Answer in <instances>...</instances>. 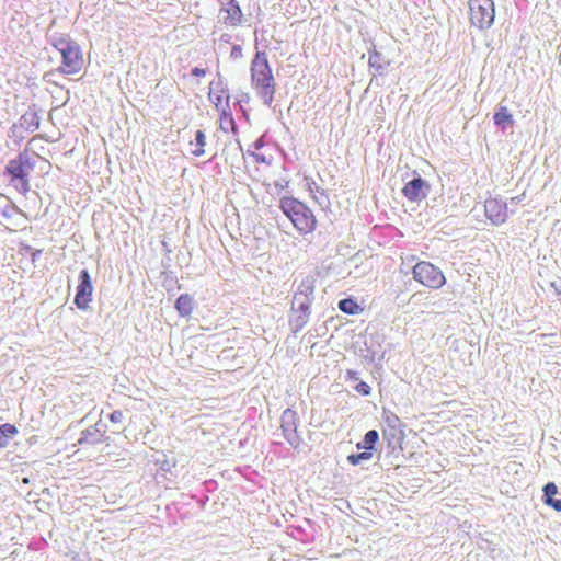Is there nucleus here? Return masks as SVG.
Listing matches in <instances>:
<instances>
[{
    "mask_svg": "<svg viewBox=\"0 0 561 561\" xmlns=\"http://www.w3.org/2000/svg\"><path fill=\"white\" fill-rule=\"evenodd\" d=\"M251 84L264 105L271 106L275 94V79L265 51H256L251 61Z\"/></svg>",
    "mask_w": 561,
    "mask_h": 561,
    "instance_id": "obj_1",
    "label": "nucleus"
},
{
    "mask_svg": "<svg viewBox=\"0 0 561 561\" xmlns=\"http://www.w3.org/2000/svg\"><path fill=\"white\" fill-rule=\"evenodd\" d=\"M279 208L300 234L305 236L316 230V216L301 201L293 196H284L279 199Z\"/></svg>",
    "mask_w": 561,
    "mask_h": 561,
    "instance_id": "obj_2",
    "label": "nucleus"
},
{
    "mask_svg": "<svg viewBox=\"0 0 561 561\" xmlns=\"http://www.w3.org/2000/svg\"><path fill=\"white\" fill-rule=\"evenodd\" d=\"M34 157L24 150L11 159L3 170V175L10 178V184L22 195L30 192V175L35 169Z\"/></svg>",
    "mask_w": 561,
    "mask_h": 561,
    "instance_id": "obj_3",
    "label": "nucleus"
},
{
    "mask_svg": "<svg viewBox=\"0 0 561 561\" xmlns=\"http://www.w3.org/2000/svg\"><path fill=\"white\" fill-rule=\"evenodd\" d=\"M49 41L61 55V66L58 68V71L64 75L78 73L83 65L79 44L66 34H54L49 37Z\"/></svg>",
    "mask_w": 561,
    "mask_h": 561,
    "instance_id": "obj_4",
    "label": "nucleus"
},
{
    "mask_svg": "<svg viewBox=\"0 0 561 561\" xmlns=\"http://www.w3.org/2000/svg\"><path fill=\"white\" fill-rule=\"evenodd\" d=\"M470 22L480 31L489 30L495 19L493 0H468Z\"/></svg>",
    "mask_w": 561,
    "mask_h": 561,
    "instance_id": "obj_5",
    "label": "nucleus"
},
{
    "mask_svg": "<svg viewBox=\"0 0 561 561\" xmlns=\"http://www.w3.org/2000/svg\"><path fill=\"white\" fill-rule=\"evenodd\" d=\"M412 274L416 282L432 289H438L446 283L440 268L427 261L417 262L413 266Z\"/></svg>",
    "mask_w": 561,
    "mask_h": 561,
    "instance_id": "obj_6",
    "label": "nucleus"
},
{
    "mask_svg": "<svg viewBox=\"0 0 561 561\" xmlns=\"http://www.w3.org/2000/svg\"><path fill=\"white\" fill-rule=\"evenodd\" d=\"M299 425L300 419L295 410L287 408L283 411L280 416L282 435L294 449H298L302 443V437L298 433Z\"/></svg>",
    "mask_w": 561,
    "mask_h": 561,
    "instance_id": "obj_7",
    "label": "nucleus"
},
{
    "mask_svg": "<svg viewBox=\"0 0 561 561\" xmlns=\"http://www.w3.org/2000/svg\"><path fill=\"white\" fill-rule=\"evenodd\" d=\"M93 285L89 271L83 268L78 275V285L76 288V295L73 304L80 310H87L90 302L92 301Z\"/></svg>",
    "mask_w": 561,
    "mask_h": 561,
    "instance_id": "obj_8",
    "label": "nucleus"
},
{
    "mask_svg": "<svg viewBox=\"0 0 561 561\" xmlns=\"http://www.w3.org/2000/svg\"><path fill=\"white\" fill-rule=\"evenodd\" d=\"M430 191L431 184L417 173H415L414 176L408 181L401 190L402 195L409 202L422 201L428 195Z\"/></svg>",
    "mask_w": 561,
    "mask_h": 561,
    "instance_id": "obj_9",
    "label": "nucleus"
},
{
    "mask_svg": "<svg viewBox=\"0 0 561 561\" xmlns=\"http://www.w3.org/2000/svg\"><path fill=\"white\" fill-rule=\"evenodd\" d=\"M484 215L493 226L503 225L508 218L507 203L499 197H490L484 202Z\"/></svg>",
    "mask_w": 561,
    "mask_h": 561,
    "instance_id": "obj_10",
    "label": "nucleus"
},
{
    "mask_svg": "<svg viewBox=\"0 0 561 561\" xmlns=\"http://www.w3.org/2000/svg\"><path fill=\"white\" fill-rule=\"evenodd\" d=\"M107 425L102 420H99L93 425L87 427L81 432V435L77 442L79 446H96L110 437L106 436Z\"/></svg>",
    "mask_w": 561,
    "mask_h": 561,
    "instance_id": "obj_11",
    "label": "nucleus"
},
{
    "mask_svg": "<svg viewBox=\"0 0 561 561\" xmlns=\"http://www.w3.org/2000/svg\"><path fill=\"white\" fill-rule=\"evenodd\" d=\"M382 336L378 333H368L365 337L364 345L366 354H364V358L374 362L377 357L382 358Z\"/></svg>",
    "mask_w": 561,
    "mask_h": 561,
    "instance_id": "obj_12",
    "label": "nucleus"
},
{
    "mask_svg": "<svg viewBox=\"0 0 561 561\" xmlns=\"http://www.w3.org/2000/svg\"><path fill=\"white\" fill-rule=\"evenodd\" d=\"M382 438L387 442V455L398 456L402 451V440L404 438L403 428L397 431H390V428H383Z\"/></svg>",
    "mask_w": 561,
    "mask_h": 561,
    "instance_id": "obj_13",
    "label": "nucleus"
},
{
    "mask_svg": "<svg viewBox=\"0 0 561 561\" xmlns=\"http://www.w3.org/2000/svg\"><path fill=\"white\" fill-rule=\"evenodd\" d=\"M220 13H226L224 22L231 26H237L242 23L243 13L237 0H228L220 9Z\"/></svg>",
    "mask_w": 561,
    "mask_h": 561,
    "instance_id": "obj_14",
    "label": "nucleus"
},
{
    "mask_svg": "<svg viewBox=\"0 0 561 561\" xmlns=\"http://www.w3.org/2000/svg\"><path fill=\"white\" fill-rule=\"evenodd\" d=\"M18 122L23 130L27 133H34L37 130L41 124L37 106L35 104L28 106L27 111L19 118Z\"/></svg>",
    "mask_w": 561,
    "mask_h": 561,
    "instance_id": "obj_15",
    "label": "nucleus"
},
{
    "mask_svg": "<svg viewBox=\"0 0 561 561\" xmlns=\"http://www.w3.org/2000/svg\"><path fill=\"white\" fill-rule=\"evenodd\" d=\"M493 123L499 129L505 131L513 127L515 121L505 105H499L493 114Z\"/></svg>",
    "mask_w": 561,
    "mask_h": 561,
    "instance_id": "obj_16",
    "label": "nucleus"
},
{
    "mask_svg": "<svg viewBox=\"0 0 561 561\" xmlns=\"http://www.w3.org/2000/svg\"><path fill=\"white\" fill-rule=\"evenodd\" d=\"M558 486L554 482H548L542 488L543 503L557 512H561V499H556L558 494Z\"/></svg>",
    "mask_w": 561,
    "mask_h": 561,
    "instance_id": "obj_17",
    "label": "nucleus"
},
{
    "mask_svg": "<svg viewBox=\"0 0 561 561\" xmlns=\"http://www.w3.org/2000/svg\"><path fill=\"white\" fill-rule=\"evenodd\" d=\"M174 308L181 318L190 317L194 308L193 297L190 294H181L175 300Z\"/></svg>",
    "mask_w": 561,
    "mask_h": 561,
    "instance_id": "obj_18",
    "label": "nucleus"
},
{
    "mask_svg": "<svg viewBox=\"0 0 561 561\" xmlns=\"http://www.w3.org/2000/svg\"><path fill=\"white\" fill-rule=\"evenodd\" d=\"M295 300L299 299H310L313 301L314 299V280L310 277H306L299 284L297 290L294 294Z\"/></svg>",
    "mask_w": 561,
    "mask_h": 561,
    "instance_id": "obj_19",
    "label": "nucleus"
},
{
    "mask_svg": "<svg viewBox=\"0 0 561 561\" xmlns=\"http://www.w3.org/2000/svg\"><path fill=\"white\" fill-rule=\"evenodd\" d=\"M368 65L370 68L375 69L378 75H383L386 69L389 67L390 61L385 58V56L373 49L369 51Z\"/></svg>",
    "mask_w": 561,
    "mask_h": 561,
    "instance_id": "obj_20",
    "label": "nucleus"
},
{
    "mask_svg": "<svg viewBox=\"0 0 561 561\" xmlns=\"http://www.w3.org/2000/svg\"><path fill=\"white\" fill-rule=\"evenodd\" d=\"M220 128L226 133L230 129L234 135L238 134V125L232 116L230 104H226V107L221 108Z\"/></svg>",
    "mask_w": 561,
    "mask_h": 561,
    "instance_id": "obj_21",
    "label": "nucleus"
},
{
    "mask_svg": "<svg viewBox=\"0 0 561 561\" xmlns=\"http://www.w3.org/2000/svg\"><path fill=\"white\" fill-rule=\"evenodd\" d=\"M379 442V433L376 430H369L365 433L363 439L356 444L358 450H367L373 453Z\"/></svg>",
    "mask_w": 561,
    "mask_h": 561,
    "instance_id": "obj_22",
    "label": "nucleus"
},
{
    "mask_svg": "<svg viewBox=\"0 0 561 561\" xmlns=\"http://www.w3.org/2000/svg\"><path fill=\"white\" fill-rule=\"evenodd\" d=\"M209 92L225 94L226 104H230L228 84L220 72H217L216 78L209 83Z\"/></svg>",
    "mask_w": 561,
    "mask_h": 561,
    "instance_id": "obj_23",
    "label": "nucleus"
},
{
    "mask_svg": "<svg viewBox=\"0 0 561 561\" xmlns=\"http://www.w3.org/2000/svg\"><path fill=\"white\" fill-rule=\"evenodd\" d=\"M339 309L346 314H357L363 311V308L358 305L357 300L353 297L343 298L337 304Z\"/></svg>",
    "mask_w": 561,
    "mask_h": 561,
    "instance_id": "obj_24",
    "label": "nucleus"
},
{
    "mask_svg": "<svg viewBox=\"0 0 561 561\" xmlns=\"http://www.w3.org/2000/svg\"><path fill=\"white\" fill-rule=\"evenodd\" d=\"M18 434L15 425L5 423L0 425V448L9 445L10 440Z\"/></svg>",
    "mask_w": 561,
    "mask_h": 561,
    "instance_id": "obj_25",
    "label": "nucleus"
},
{
    "mask_svg": "<svg viewBox=\"0 0 561 561\" xmlns=\"http://www.w3.org/2000/svg\"><path fill=\"white\" fill-rule=\"evenodd\" d=\"M310 316L304 313H293L289 319L290 331L294 334L299 333L308 323Z\"/></svg>",
    "mask_w": 561,
    "mask_h": 561,
    "instance_id": "obj_26",
    "label": "nucleus"
},
{
    "mask_svg": "<svg viewBox=\"0 0 561 561\" xmlns=\"http://www.w3.org/2000/svg\"><path fill=\"white\" fill-rule=\"evenodd\" d=\"M311 304L310 299H299L295 300L293 299L290 311L291 313H304V314H311Z\"/></svg>",
    "mask_w": 561,
    "mask_h": 561,
    "instance_id": "obj_27",
    "label": "nucleus"
},
{
    "mask_svg": "<svg viewBox=\"0 0 561 561\" xmlns=\"http://www.w3.org/2000/svg\"><path fill=\"white\" fill-rule=\"evenodd\" d=\"M383 422L386 424V428H390V431H397L398 428L403 427V423L400 417L391 411H383Z\"/></svg>",
    "mask_w": 561,
    "mask_h": 561,
    "instance_id": "obj_28",
    "label": "nucleus"
},
{
    "mask_svg": "<svg viewBox=\"0 0 561 561\" xmlns=\"http://www.w3.org/2000/svg\"><path fill=\"white\" fill-rule=\"evenodd\" d=\"M196 149L192 151L193 156L202 157L205 153L204 147L206 145V135L203 130L198 129L195 133Z\"/></svg>",
    "mask_w": 561,
    "mask_h": 561,
    "instance_id": "obj_29",
    "label": "nucleus"
},
{
    "mask_svg": "<svg viewBox=\"0 0 561 561\" xmlns=\"http://www.w3.org/2000/svg\"><path fill=\"white\" fill-rule=\"evenodd\" d=\"M373 457V453L370 451H367V450H363L360 453H356V454H350L347 456V461L352 465V466H358L360 465L363 461H367V460H370Z\"/></svg>",
    "mask_w": 561,
    "mask_h": 561,
    "instance_id": "obj_30",
    "label": "nucleus"
},
{
    "mask_svg": "<svg viewBox=\"0 0 561 561\" xmlns=\"http://www.w3.org/2000/svg\"><path fill=\"white\" fill-rule=\"evenodd\" d=\"M287 534L295 538L296 540H299L301 542H306L308 540L307 538V531L301 526H288Z\"/></svg>",
    "mask_w": 561,
    "mask_h": 561,
    "instance_id": "obj_31",
    "label": "nucleus"
},
{
    "mask_svg": "<svg viewBox=\"0 0 561 561\" xmlns=\"http://www.w3.org/2000/svg\"><path fill=\"white\" fill-rule=\"evenodd\" d=\"M234 99V105H239L240 111L244 114L247 118H249V115L244 110L243 104H248L250 102V94L248 92L240 91L236 94Z\"/></svg>",
    "mask_w": 561,
    "mask_h": 561,
    "instance_id": "obj_32",
    "label": "nucleus"
},
{
    "mask_svg": "<svg viewBox=\"0 0 561 561\" xmlns=\"http://www.w3.org/2000/svg\"><path fill=\"white\" fill-rule=\"evenodd\" d=\"M209 101L215 105L217 111L221 112L222 107H226V104H222V100L225 98V94L221 93H208Z\"/></svg>",
    "mask_w": 561,
    "mask_h": 561,
    "instance_id": "obj_33",
    "label": "nucleus"
},
{
    "mask_svg": "<svg viewBox=\"0 0 561 561\" xmlns=\"http://www.w3.org/2000/svg\"><path fill=\"white\" fill-rule=\"evenodd\" d=\"M354 390L363 397H368L371 393V387L360 380L354 386Z\"/></svg>",
    "mask_w": 561,
    "mask_h": 561,
    "instance_id": "obj_34",
    "label": "nucleus"
},
{
    "mask_svg": "<svg viewBox=\"0 0 561 561\" xmlns=\"http://www.w3.org/2000/svg\"><path fill=\"white\" fill-rule=\"evenodd\" d=\"M202 486H203V490H204L205 494H207V493L215 492L218 489V483H217L216 480L209 479V480H205L202 483Z\"/></svg>",
    "mask_w": 561,
    "mask_h": 561,
    "instance_id": "obj_35",
    "label": "nucleus"
},
{
    "mask_svg": "<svg viewBox=\"0 0 561 561\" xmlns=\"http://www.w3.org/2000/svg\"><path fill=\"white\" fill-rule=\"evenodd\" d=\"M247 152L254 158L255 162L262 164H271V160H268L265 154L251 151L250 149Z\"/></svg>",
    "mask_w": 561,
    "mask_h": 561,
    "instance_id": "obj_36",
    "label": "nucleus"
},
{
    "mask_svg": "<svg viewBox=\"0 0 561 561\" xmlns=\"http://www.w3.org/2000/svg\"><path fill=\"white\" fill-rule=\"evenodd\" d=\"M316 192H317L319 195L323 196V198L325 199V201H323V199H318V197H317V196H314V199L317 201V203H318L320 206H328V205H330L329 196H328V194L325 193V191H324L322 187L317 186V187H316Z\"/></svg>",
    "mask_w": 561,
    "mask_h": 561,
    "instance_id": "obj_37",
    "label": "nucleus"
},
{
    "mask_svg": "<svg viewBox=\"0 0 561 561\" xmlns=\"http://www.w3.org/2000/svg\"><path fill=\"white\" fill-rule=\"evenodd\" d=\"M108 419L112 423L121 424L124 420V413L121 410H115L108 415Z\"/></svg>",
    "mask_w": 561,
    "mask_h": 561,
    "instance_id": "obj_38",
    "label": "nucleus"
},
{
    "mask_svg": "<svg viewBox=\"0 0 561 561\" xmlns=\"http://www.w3.org/2000/svg\"><path fill=\"white\" fill-rule=\"evenodd\" d=\"M243 56L241 45H233L230 51V58L233 60L240 59Z\"/></svg>",
    "mask_w": 561,
    "mask_h": 561,
    "instance_id": "obj_39",
    "label": "nucleus"
},
{
    "mask_svg": "<svg viewBox=\"0 0 561 561\" xmlns=\"http://www.w3.org/2000/svg\"><path fill=\"white\" fill-rule=\"evenodd\" d=\"M191 497L197 502L201 510H204L207 502L209 501V496L207 494H204L202 497H198L197 495L193 494L191 495Z\"/></svg>",
    "mask_w": 561,
    "mask_h": 561,
    "instance_id": "obj_40",
    "label": "nucleus"
},
{
    "mask_svg": "<svg viewBox=\"0 0 561 561\" xmlns=\"http://www.w3.org/2000/svg\"><path fill=\"white\" fill-rule=\"evenodd\" d=\"M346 381H359V373L357 370L347 369L345 373Z\"/></svg>",
    "mask_w": 561,
    "mask_h": 561,
    "instance_id": "obj_41",
    "label": "nucleus"
},
{
    "mask_svg": "<svg viewBox=\"0 0 561 561\" xmlns=\"http://www.w3.org/2000/svg\"><path fill=\"white\" fill-rule=\"evenodd\" d=\"M25 251L31 252V259L35 262L42 254V250H34L31 245H25Z\"/></svg>",
    "mask_w": 561,
    "mask_h": 561,
    "instance_id": "obj_42",
    "label": "nucleus"
},
{
    "mask_svg": "<svg viewBox=\"0 0 561 561\" xmlns=\"http://www.w3.org/2000/svg\"><path fill=\"white\" fill-rule=\"evenodd\" d=\"M266 145V141H265V134L260 136L254 142H253V148L255 150H261L264 146Z\"/></svg>",
    "mask_w": 561,
    "mask_h": 561,
    "instance_id": "obj_43",
    "label": "nucleus"
},
{
    "mask_svg": "<svg viewBox=\"0 0 561 561\" xmlns=\"http://www.w3.org/2000/svg\"><path fill=\"white\" fill-rule=\"evenodd\" d=\"M304 180L306 181V185L308 187V191L310 193H313L316 191V187L318 186L314 180L310 176H305Z\"/></svg>",
    "mask_w": 561,
    "mask_h": 561,
    "instance_id": "obj_44",
    "label": "nucleus"
},
{
    "mask_svg": "<svg viewBox=\"0 0 561 561\" xmlns=\"http://www.w3.org/2000/svg\"><path fill=\"white\" fill-rule=\"evenodd\" d=\"M207 73V70L205 68L194 67L191 70V75L194 77H205Z\"/></svg>",
    "mask_w": 561,
    "mask_h": 561,
    "instance_id": "obj_45",
    "label": "nucleus"
},
{
    "mask_svg": "<svg viewBox=\"0 0 561 561\" xmlns=\"http://www.w3.org/2000/svg\"><path fill=\"white\" fill-rule=\"evenodd\" d=\"M23 128L20 126L19 122L13 124L12 127L10 128V134L9 136L12 137V136H19L20 135V130H22Z\"/></svg>",
    "mask_w": 561,
    "mask_h": 561,
    "instance_id": "obj_46",
    "label": "nucleus"
},
{
    "mask_svg": "<svg viewBox=\"0 0 561 561\" xmlns=\"http://www.w3.org/2000/svg\"><path fill=\"white\" fill-rule=\"evenodd\" d=\"M274 186H275L276 188H278V190H283V188H284V185H283L280 182H278V181H276V182L274 183Z\"/></svg>",
    "mask_w": 561,
    "mask_h": 561,
    "instance_id": "obj_47",
    "label": "nucleus"
},
{
    "mask_svg": "<svg viewBox=\"0 0 561 561\" xmlns=\"http://www.w3.org/2000/svg\"><path fill=\"white\" fill-rule=\"evenodd\" d=\"M229 38H230V37H229L228 35H222V36H221V39H222V41H225V42H229Z\"/></svg>",
    "mask_w": 561,
    "mask_h": 561,
    "instance_id": "obj_48",
    "label": "nucleus"
},
{
    "mask_svg": "<svg viewBox=\"0 0 561 561\" xmlns=\"http://www.w3.org/2000/svg\"><path fill=\"white\" fill-rule=\"evenodd\" d=\"M22 482L23 483H28V478H23Z\"/></svg>",
    "mask_w": 561,
    "mask_h": 561,
    "instance_id": "obj_49",
    "label": "nucleus"
},
{
    "mask_svg": "<svg viewBox=\"0 0 561 561\" xmlns=\"http://www.w3.org/2000/svg\"><path fill=\"white\" fill-rule=\"evenodd\" d=\"M273 444H274V445H282V443H280V442H274Z\"/></svg>",
    "mask_w": 561,
    "mask_h": 561,
    "instance_id": "obj_50",
    "label": "nucleus"
},
{
    "mask_svg": "<svg viewBox=\"0 0 561 561\" xmlns=\"http://www.w3.org/2000/svg\"><path fill=\"white\" fill-rule=\"evenodd\" d=\"M237 142H238L239 147L241 148V141H240V140H237Z\"/></svg>",
    "mask_w": 561,
    "mask_h": 561,
    "instance_id": "obj_51",
    "label": "nucleus"
}]
</instances>
